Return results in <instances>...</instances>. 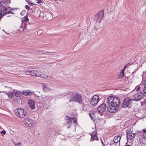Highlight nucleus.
Listing matches in <instances>:
<instances>
[{
    "mask_svg": "<svg viewBox=\"0 0 146 146\" xmlns=\"http://www.w3.org/2000/svg\"><path fill=\"white\" fill-rule=\"evenodd\" d=\"M73 118H71L69 116H67L66 117L65 121L66 123L71 125L72 123V120Z\"/></svg>",
    "mask_w": 146,
    "mask_h": 146,
    "instance_id": "nucleus-18",
    "label": "nucleus"
},
{
    "mask_svg": "<svg viewBox=\"0 0 146 146\" xmlns=\"http://www.w3.org/2000/svg\"><path fill=\"white\" fill-rule=\"evenodd\" d=\"M142 132L143 133H146V128L143 129L142 130Z\"/></svg>",
    "mask_w": 146,
    "mask_h": 146,
    "instance_id": "nucleus-37",
    "label": "nucleus"
},
{
    "mask_svg": "<svg viewBox=\"0 0 146 146\" xmlns=\"http://www.w3.org/2000/svg\"><path fill=\"white\" fill-rule=\"evenodd\" d=\"M27 2H28V4L30 6L31 5V4H33L32 3L30 2L29 0H28V1H27Z\"/></svg>",
    "mask_w": 146,
    "mask_h": 146,
    "instance_id": "nucleus-31",
    "label": "nucleus"
},
{
    "mask_svg": "<svg viewBox=\"0 0 146 146\" xmlns=\"http://www.w3.org/2000/svg\"><path fill=\"white\" fill-rule=\"evenodd\" d=\"M106 109V105L105 104H102L99 106L97 109L99 114L102 116Z\"/></svg>",
    "mask_w": 146,
    "mask_h": 146,
    "instance_id": "nucleus-5",
    "label": "nucleus"
},
{
    "mask_svg": "<svg viewBox=\"0 0 146 146\" xmlns=\"http://www.w3.org/2000/svg\"><path fill=\"white\" fill-rule=\"evenodd\" d=\"M70 101L76 102L80 104H82V96L78 92H71Z\"/></svg>",
    "mask_w": 146,
    "mask_h": 146,
    "instance_id": "nucleus-2",
    "label": "nucleus"
},
{
    "mask_svg": "<svg viewBox=\"0 0 146 146\" xmlns=\"http://www.w3.org/2000/svg\"><path fill=\"white\" fill-rule=\"evenodd\" d=\"M121 137L119 136H115L113 139V141L115 143H117L118 142H119Z\"/></svg>",
    "mask_w": 146,
    "mask_h": 146,
    "instance_id": "nucleus-19",
    "label": "nucleus"
},
{
    "mask_svg": "<svg viewBox=\"0 0 146 146\" xmlns=\"http://www.w3.org/2000/svg\"><path fill=\"white\" fill-rule=\"evenodd\" d=\"M49 52V53H52V52Z\"/></svg>",
    "mask_w": 146,
    "mask_h": 146,
    "instance_id": "nucleus-53",
    "label": "nucleus"
},
{
    "mask_svg": "<svg viewBox=\"0 0 146 146\" xmlns=\"http://www.w3.org/2000/svg\"><path fill=\"white\" fill-rule=\"evenodd\" d=\"M15 95L18 97H20L22 95V94L20 92L17 91L15 92Z\"/></svg>",
    "mask_w": 146,
    "mask_h": 146,
    "instance_id": "nucleus-25",
    "label": "nucleus"
},
{
    "mask_svg": "<svg viewBox=\"0 0 146 146\" xmlns=\"http://www.w3.org/2000/svg\"><path fill=\"white\" fill-rule=\"evenodd\" d=\"M45 77H46V78H50V77H49L48 76H45Z\"/></svg>",
    "mask_w": 146,
    "mask_h": 146,
    "instance_id": "nucleus-44",
    "label": "nucleus"
},
{
    "mask_svg": "<svg viewBox=\"0 0 146 146\" xmlns=\"http://www.w3.org/2000/svg\"><path fill=\"white\" fill-rule=\"evenodd\" d=\"M43 89L44 91L46 92L50 91L52 90V89L48 87L47 86L44 84H43Z\"/></svg>",
    "mask_w": 146,
    "mask_h": 146,
    "instance_id": "nucleus-20",
    "label": "nucleus"
},
{
    "mask_svg": "<svg viewBox=\"0 0 146 146\" xmlns=\"http://www.w3.org/2000/svg\"><path fill=\"white\" fill-rule=\"evenodd\" d=\"M143 91L144 92L145 94H146V84H145L144 88L143 89Z\"/></svg>",
    "mask_w": 146,
    "mask_h": 146,
    "instance_id": "nucleus-29",
    "label": "nucleus"
},
{
    "mask_svg": "<svg viewBox=\"0 0 146 146\" xmlns=\"http://www.w3.org/2000/svg\"><path fill=\"white\" fill-rule=\"evenodd\" d=\"M143 102H144L145 103L146 102V100L144 99V101Z\"/></svg>",
    "mask_w": 146,
    "mask_h": 146,
    "instance_id": "nucleus-47",
    "label": "nucleus"
},
{
    "mask_svg": "<svg viewBox=\"0 0 146 146\" xmlns=\"http://www.w3.org/2000/svg\"><path fill=\"white\" fill-rule=\"evenodd\" d=\"M99 97L98 95H95L91 99L90 104L93 106H96L99 101Z\"/></svg>",
    "mask_w": 146,
    "mask_h": 146,
    "instance_id": "nucleus-6",
    "label": "nucleus"
},
{
    "mask_svg": "<svg viewBox=\"0 0 146 146\" xmlns=\"http://www.w3.org/2000/svg\"><path fill=\"white\" fill-rule=\"evenodd\" d=\"M126 146H130L129 145H126Z\"/></svg>",
    "mask_w": 146,
    "mask_h": 146,
    "instance_id": "nucleus-49",
    "label": "nucleus"
},
{
    "mask_svg": "<svg viewBox=\"0 0 146 146\" xmlns=\"http://www.w3.org/2000/svg\"><path fill=\"white\" fill-rule=\"evenodd\" d=\"M140 137H141L143 140H146V133H141L140 135Z\"/></svg>",
    "mask_w": 146,
    "mask_h": 146,
    "instance_id": "nucleus-24",
    "label": "nucleus"
},
{
    "mask_svg": "<svg viewBox=\"0 0 146 146\" xmlns=\"http://www.w3.org/2000/svg\"><path fill=\"white\" fill-rule=\"evenodd\" d=\"M42 75L41 76V77L43 78H46V77H45V76L44 75L43 73L42 74Z\"/></svg>",
    "mask_w": 146,
    "mask_h": 146,
    "instance_id": "nucleus-34",
    "label": "nucleus"
},
{
    "mask_svg": "<svg viewBox=\"0 0 146 146\" xmlns=\"http://www.w3.org/2000/svg\"><path fill=\"white\" fill-rule=\"evenodd\" d=\"M90 135L91 136V138L90 139V141L91 142H92L95 140H96L97 141H99L98 137L97 136V132L94 131V132L90 133Z\"/></svg>",
    "mask_w": 146,
    "mask_h": 146,
    "instance_id": "nucleus-9",
    "label": "nucleus"
},
{
    "mask_svg": "<svg viewBox=\"0 0 146 146\" xmlns=\"http://www.w3.org/2000/svg\"><path fill=\"white\" fill-rule=\"evenodd\" d=\"M26 0V1H27V0Z\"/></svg>",
    "mask_w": 146,
    "mask_h": 146,
    "instance_id": "nucleus-54",
    "label": "nucleus"
},
{
    "mask_svg": "<svg viewBox=\"0 0 146 146\" xmlns=\"http://www.w3.org/2000/svg\"><path fill=\"white\" fill-rule=\"evenodd\" d=\"M39 2V1H38V2H37V3H38Z\"/></svg>",
    "mask_w": 146,
    "mask_h": 146,
    "instance_id": "nucleus-52",
    "label": "nucleus"
},
{
    "mask_svg": "<svg viewBox=\"0 0 146 146\" xmlns=\"http://www.w3.org/2000/svg\"><path fill=\"white\" fill-rule=\"evenodd\" d=\"M132 64V63L131 62H129L126 64L127 66H130V65Z\"/></svg>",
    "mask_w": 146,
    "mask_h": 146,
    "instance_id": "nucleus-35",
    "label": "nucleus"
},
{
    "mask_svg": "<svg viewBox=\"0 0 146 146\" xmlns=\"http://www.w3.org/2000/svg\"><path fill=\"white\" fill-rule=\"evenodd\" d=\"M23 121L24 124L27 127H30L33 125V121L30 118H25Z\"/></svg>",
    "mask_w": 146,
    "mask_h": 146,
    "instance_id": "nucleus-8",
    "label": "nucleus"
},
{
    "mask_svg": "<svg viewBox=\"0 0 146 146\" xmlns=\"http://www.w3.org/2000/svg\"><path fill=\"white\" fill-rule=\"evenodd\" d=\"M37 54H42V51H38V52L37 53Z\"/></svg>",
    "mask_w": 146,
    "mask_h": 146,
    "instance_id": "nucleus-38",
    "label": "nucleus"
},
{
    "mask_svg": "<svg viewBox=\"0 0 146 146\" xmlns=\"http://www.w3.org/2000/svg\"><path fill=\"white\" fill-rule=\"evenodd\" d=\"M127 66H126V64H125L124 67V69H125L127 67Z\"/></svg>",
    "mask_w": 146,
    "mask_h": 146,
    "instance_id": "nucleus-39",
    "label": "nucleus"
},
{
    "mask_svg": "<svg viewBox=\"0 0 146 146\" xmlns=\"http://www.w3.org/2000/svg\"><path fill=\"white\" fill-rule=\"evenodd\" d=\"M25 19H26V18H28L27 15L25 16Z\"/></svg>",
    "mask_w": 146,
    "mask_h": 146,
    "instance_id": "nucleus-43",
    "label": "nucleus"
},
{
    "mask_svg": "<svg viewBox=\"0 0 146 146\" xmlns=\"http://www.w3.org/2000/svg\"><path fill=\"white\" fill-rule=\"evenodd\" d=\"M114 97L113 96H110L107 99V103L110 106L112 105L113 101V100L114 99Z\"/></svg>",
    "mask_w": 146,
    "mask_h": 146,
    "instance_id": "nucleus-15",
    "label": "nucleus"
},
{
    "mask_svg": "<svg viewBox=\"0 0 146 146\" xmlns=\"http://www.w3.org/2000/svg\"><path fill=\"white\" fill-rule=\"evenodd\" d=\"M23 94L25 96H27L29 94V92H27L23 91Z\"/></svg>",
    "mask_w": 146,
    "mask_h": 146,
    "instance_id": "nucleus-27",
    "label": "nucleus"
},
{
    "mask_svg": "<svg viewBox=\"0 0 146 146\" xmlns=\"http://www.w3.org/2000/svg\"><path fill=\"white\" fill-rule=\"evenodd\" d=\"M6 132L5 131L3 130L1 132V133L3 134H5L6 133Z\"/></svg>",
    "mask_w": 146,
    "mask_h": 146,
    "instance_id": "nucleus-36",
    "label": "nucleus"
},
{
    "mask_svg": "<svg viewBox=\"0 0 146 146\" xmlns=\"http://www.w3.org/2000/svg\"><path fill=\"white\" fill-rule=\"evenodd\" d=\"M144 96V94L141 92H139L136 93L134 95L135 99H133V100L139 101Z\"/></svg>",
    "mask_w": 146,
    "mask_h": 146,
    "instance_id": "nucleus-7",
    "label": "nucleus"
},
{
    "mask_svg": "<svg viewBox=\"0 0 146 146\" xmlns=\"http://www.w3.org/2000/svg\"><path fill=\"white\" fill-rule=\"evenodd\" d=\"M36 72L35 70H28L26 71L25 73L27 75L35 76Z\"/></svg>",
    "mask_w": 146,
    "mask_h": 146,
    "instance_id": "nucleus-14",
    "label": "nucleus"
},
{
    "mask_svg": "<svg viewBox=\"0 0 146 146\" xmlns=\"http://www.w3.org/2000/svg\"><path fill=\"white\" fill-rule=\"evenodd\" d=\"M8 0H3V1H8Z\"/></svg>",
    "mask_w": 146,
    "mask_h": 146,
    "instance_id": "nucleus-50",
    "label": "nucleus"
},
{
    "mask_svg": "<svg viewBox=\"0 0 146 146\" xmlns=\"http://www.w3.org/2000/svg\"><path fill=\"white\" fill-rule=\"evenodd\" d=\"M10 1H2L0 3V19L2 17L8 13L13 14L11 12V9L9 7L7 6V5L9 3L10 4Z\"/></svg>",
    "mask_w": 146,
    "mask_h": 146,
    "instance_id": "nucleus-1",
    "label": "nucleus"
},
{
    "mask_svg": "<svg viewBox=\"0 0 146 146\" xmlns=\"http://www.w3.org/2000/svg\"><path fill=\"white\" fill-rule=\"evenodd\" d=\"M8 96L10 98H12L13 96H14V91L9 92L7 93Z\"/></svg>",
    "mask_w": 146,
    "mask_h": 146,
    "instance_id": "nucleus-21",
    "label": "nucleus"
},
{
    "mask_svg": "<svg viewBox=\"0 0 146 146\" xmlns=\"http://www.w3.org/2000/svg\"><path fill=\"white\" fill-rule=\"evenodd\" d=\"M104 11L102 10L100 11L99 12L97 13V18L98 20L100 22L101 21L102 19L104 17Z\"/></svg>",
    "mask_w": 146,
    "mask_h": 146,
    "instance_id": "nucleus-12",
    "label": "nucleus"
},
{
    "mask_svg": "<svg viewBox=\"0 0 146 146\" xmlns=\"http://www.w3.org/2000/svg\"><path fill=\"white\" fill-rule=\"evenodd\" d=\"M124 76V73H120V74L118 76L119 79H121Z\"/></svg>",
    "mask_w": 146,
    "mask_h": 146,
    "instance_id": "nucleus-26",
    "label": "nucleus"
},
{
    "mask_svg": "<svg viewBox=\"0 0 146 146\" xmlns=\"http://www.w3.org/2000/svg\"><path fill=\"white\" fill-rule=\"evenodd\" d=\"M133 100L126 98L124 99L121 104V107L123 108H130L131 107V102Z\"/></svg>",
    "mask_w": 146,
    "mask_h": 146,
    "instance_id": "nucleus-4",
    "label": "nucleus"
},
{
    "mask_svg": "<svg viewBox=\"0 0 146 146\" xmlns=\"http://www.w3.org/2000/svg\"><path fill=\"white\" fill-rule=\"evenodd\" d=\"M92 112H90L89 113V115L92 118V115L93 114H94Z\"/></svg>",
    "mask_w": 146,
    "mask_h": 146,
    "instance_id": "nucleus-32",
    "label": "nucleus"
},
{
    "mask_svg": "<svg viewBox=\"0 0 146 146\" xmlns=\"http://www.w3.org/2000/svg\"><path fill=\"white\" fill-rule=\"evenodd\" d=\"M0 127H1V126H0Z\"/></svg>",
    "mask_w": 146,
    "mask_h": 146,
    "instance_id": "nucleus-55",
    "label": "nucleus"
},
{
    "mask_svg": "<svg viewBox=\"0 0 146 146\" xmlns=\"http://www.w3.org/2000/svg\"><path fill=\"white\" fill-rule=\"evenodd\" d=\"M15 112L16 116L20 118L24 117L27 114L26 111L24 109L21 108L16 109Z\"/></svg>",
    "mask_w": 146,
    "mask_h": 146,
    "instance_id": "nucleus-3",
    "label": "nucleus"
},
{
    "mask_svg": "<svg viewBox=\"0 0 146 146\" xmlns=\"http://www.w3.org/2000/svg\"><path fill=\"white\" fill-rule=\"evenodd\" d=\"M126 133L127 138H128L129 140L133 139L135 136V134L132 133L131 130H127Z\"/></svg>",
    "mask_w": 146,
    "mask_h": 146,
    "instance_id": "nucleus-11",
    "label": "nucleus"
},
{
    "mask_svg": "<svg viewBox=\"0 0 146 146\" xmlns=\"http://www.w3.org/2000/svg\"><path fill=\"white\" fill-rule=\"evenodd\" d=\"M76 122H77V121H76V120H75L74 121V123H76Z\"/></svg>",
    "mask_w": 146,
    "mask_h": 146,
    "instance_id": "nucleus-45",
    "label": "nucleus"
},
{
    "mask_svg": "<svg viewBox=\"0 0 146 146\" xmlns=\"http://www.w3.org/2000/svg\"><path fill=\"white\" fill-rule=\"evenodd\" d=\"M120 100L117 97H114V99L113 100V101L111 106L115 107H117L120 104Z\"/></svg>",
    "mask_w": 146,
    "mask_h": 146,
    "instance_id": "nucleus-10",
    "label": "nucleus"
},
{
    "mask_svg": "<svg viewBox=\"0 0 146 146\" xmlns=\"http://www.w3.org/2000/svg\"><path fill=\"white\" fill-rule=\"evenodd\" d=\"M29 105L31 109H34L35 108V102L34 101L29 100L28 102Z\"/></svg>",
    "mask_w": 146,
    "mask_h": 146,
    "instance_id": "nucleus-16",
    "label": "nucleus"
},
{
    "mask_svg": "<svg viewBox=\"0 0 146 146\" xmlns=\"http://www.w3.org/2000/svg\"><path fill=\"white\" fill-rule=\"evenodd\" d=\"M33 8H34V9H35V8H36V7H33Z\"/></svg>",
    "mask_w": 146,
    "mask_h": 146,
    "instance_id": "nucleus-51",
    "label": "nucleus"
},
{
    "mask_svg": "<svg viewBox=\"0 0 146 146\" xmlns=\"http://www.w3.org/2000/svg\"><path fill=\"white\" fill-rule=\"evenodd\" d=\"M25 20V21L26 22H27V21H28L29 20V19L28 18H26V19Z\"/></svg>",
    "mask_w": 146,
    "mask_h": 146,
    "instance_id": "nucleus-42",
    "label": "nucleus"
},
{
    "mask_svg": "<svg viewBox=\"0 0 146 146\" xmlns=\"http://www.w3.org/2000/svg\"><path fill=\"white\" fill-rule=\"evenodd\" d=\"M140 89V86H138L137 87V88L136 89V91H139Z\"/></svg>",
    "mask_w": 146,
    "mask_h": 146,
    "instance_id": "nucleus-33",
    "label": "nucleus"
},
{
    "mask_svg": "<svg viewBox=\"0 0 146 146\" xmlns=\"http://www.w3.org/2000/svg\"><path fill=\"white\" fill-rule=\"evenodd\" d=\"M14 145L15 146H22L21 143H14Z\"/></svg>",
    "mask_w": 146,
    "mask_h": 146,
    "instance_id": "nucleus-28",
    "label": "nucleus"
},
{
    "mask_svg": "<svg viewBox=\"0 0 146 146\" xmlns=\"http://www.w3.org/2000/svg\"><path fill=\"white\" fill-rule=\"evenodd\" d=\"M36 73L35 76L38 77H41V76L42 75V74L43 73L42 72H41L39 70H36Z\"/></svg>",
    "mask_w": 146,
    "mask_h": 146,
    "instance_id": "nucleus-23",
    "label": "nucleus"
},
{
    "mask_svg": "<svg viewBox=\"0 0 146 146\" xmlns=\"http://www.w3.org/2000/svg\"><path fill=\"white\" fill-rule=\"evenodd\" d=\"M25 7V8L28 10H29L30 9V7L27 5H26Z\"/></svg>",
    "mask_w": 146,
    "mask_h": 146,
    "instance_id": "nucleus-30",
    "label": "nucleus"
},
{
    "mask_svg": "<svg viewBox=\"0 0 146 146\" xmlns=\"http://www.w3.org/2000/svg\"><path fill=\"white\" fill-rule=\"evenodd\" d=\"M28 23L29 24V25H28L27 24H24V29H23V28H22L21 27H20V31H21L22 32V31H23L25 29H27V28H28L29 26V25H30V23L29 22Z\"/></svg>",
    "mask_w": 146,
    "mask_h": 146,
    "instance_id": "nucleus-22",
    "label": "nucleus"
},
{
    "mask_svg": "<svg viewBox=\"0 0 146 146\" xmlns=\"http://www.w3.org/2000/svg\"><path fill=\"white\" fill-rule=\"evenodd\" d=\"M100 140H101V143H102V144H104L103 142V141H102V139H100Z\"/></svg>",
    "mask_w": 146,
    "mask_h": 146,
    "instance_id": "nucleus-41",
    "label": "nucleus"
},
{
    "mask_svg": "<svg viewBox=\"0 0 146 146\" xmlns=\"http://www.w3.org/2000/svg\"><path fill=\"white\" fill-rule=\"evenodd\" d=\"M43 100L45 101L46 102L48 103L52 100V98L51 96H47L45 97H42Z\"/></svg>",
    "mask_w": 146,
    "mask_h": 146,
    "instance_id": "nucleus-17",
    "label": "nucleus"
},
{
    "mask_svg": "<svg viewBox=\"0 0 146 146\" xmlns=\"http://www.w3.org/2000/svg\"><path fill=\"white\" fill-rule=\"evenodd\" d=\"M108 111L110 113H115L117 111V109L115 107L110 106L107 108Z\"/></svg>",
    "mask_w": 146,
    "mask_h": 146,
    "instance_id": "nucleus-13",
    "label": "nucleus"
},
{
    "mask_svg": "<svg viewBox=\"0 0 146 146\" xmlns=\"http://www.w3.org/2000/svg\"><path fill=\"white\" fill-rule=\"evenodd\" d=\"M124 68L122 70L121 72L120 73H124Z\"/></svg>",
    "mask_w": 146,
    "mask_h": 146,
    "instance_id": "nucleus-40",
    "label": "nucleus"
},
{
    "mask_svg": "<svg viewBox=\"0 0 146 146\" xmlns=\"http://www.w3.org/2000/svg\"><path fill=\"white\" fill-rule=\"evenodd\" d=\"M70 125H68L67 126V128H70Z\"/></svg>",
    "mask_w": 146,
    "mask_h": 146,
    "instance_id": "nucleus-46",
    "label": "nucleus"
},
{
    "mask_svg": "<svg viewBox=\"0 0 146 146\" xmlns=\"http://www.w3.org/2000/svg\"><path fill=\"white\" fill-rule=\"evenodd\" d=\"M102 145V146H105V144H103Z\"/></svg>",
    "mask_w": 146,
    "mask_h": 146,
    "instance_id": "nucleus-48",
    "label": "nucleus"
}]
</instances>
